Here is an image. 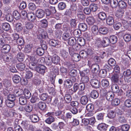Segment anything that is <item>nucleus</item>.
Returning <instances> with one entry per match:
<instances>
[{"label":"nucleus","instance_id":"nucleus-1","mask_svg":"<svg viewBox=\"0 0 131 131\" xmlns=\"http://www.w3.org/2000/svg\"><path fill=\"white\" fill-rule=\"evenodd\" d=\"M123 75L121 73H114L111 76L110 79L112 83L121 84L123 78Z\"/></svg>","mask_w":131,"mask_h":131},{"label":"nucleus","instance_id":"nucleus-2","mask_svg":"<svg viewBox=\"0 0 131 131\" xmlns=\"http://www.w3.org/2000/svg\"><path fill=\"white\" fill-rule=\"evenodd\" d=\"M100 69L99 66L96 63L94 64L91 66V77L94 78L96 73Z\"/></svg>","mask_w":131,"mask_h":131},{"label":"nucleus","instance_id":"nucleus-3","mask_svg":"<svg viewBox=\"0 0 131 131\" xmlns=\"http://www.w3.org/2000/svg\"><path fill=\"white\" fill-rule=\"evenodd\" d=\"M111 86V89L113 92L115 93H118V96H122L123 94V91L122 90L120 89L117 84L113 83Z\"/></svg>","mask_w":131,"mask_h":131},{"label":"nucleus","instance_id":"nucleus-4","mask_svg":"<svg viewBox=\"0 0 131 131\" xmlns=\"http://www.w3.org/2000/svg\"><path fill=\"white\" fill-rule=\"evenodd\" d=\"M64 112L63 111L59 110L56 111L52 113L48 112L47 114V115H54V116H57L59 118H61L64 120L65 118L64 117Z\"/></svg>","mask_w":131,"mask_h":131},{"label":"nucleus","instance_id":"nucleus-5","mask_svg":"<svg viewBox=\"0 0 131 131\" xmlns=\"http://www.w3.org/2000/svg\"><path fill=\"white\" fill-rule=\"evenodd\" d=\"M37 60L35 58V56L30 57L29 61V67L32 70H36L37 67Z\"/></svg>","mask_w":131,"mask_h":131},{"label":"nucleus","instance_id":"nucleus-6","mask_svg":"<svg viewBox=\"0 0 131 131\" xmlns=\"http://www.w3.org/2000/svg\"><path fill=\"white\" fill-rule=\"evenodd\" d=\"M124 80L125 81L128 83L131 81V71L127 69L123 72Z\"/></svg>","mask_w":131,"mask_h":131},{"label":"nucleus","instance_id":"nucleus-7","mask_svg":"<svg viewBox=\"0 0 131 131\" xmlns=\"http://www.w3.org/2000/svg\"><path fill=\"white\" fill-rule=\"evenodd\" d=\"M95 77L91 79V85L93 88L97 89L100 87V84L99 81L95 78Z\"/></svg>","mask_w":131,"mask_h":131},{"label":"nucleus","instance_id":"nucleus-8","mask_svg":"<svg viewBox=\"0 0 131 131\" xmlns=\"http://www.w3.org/2000/svg\"><path fill=\"white\" fill-rule=\"evenodd\" d=\"M49 43L51 46L57 48L60 47L61 46L60 42L54 39L50 40L49 41Z\"/></svg>","mask_w":131,"mask_h":131},{"label":"nucleus","instance_id":"nucleus-9","mask_svg":"<svg viewBox=\"0 0 131 131\" xmlns=\"http://www.w3.org/2000/svg\"><path fill=\"white\" fill-rule=\"evenodd\" d=\"M114 18L113 15H109L106 19V22L107 25L108 26H112L114 22Z\"/></svg>","mask_w":131,"mask_h":131},{"label":"nucleus","instance_id":"nucleus-10","mask_svg":"<svg viewBox=\"0 0 131 131\" xmlns=\"http://www.w3.org/2000/svg\"><path fill=\"white\" fill-rule=\"evenodd\" d=\"M3 83L6 89H7L9 91L12 90L13 88L11 85V81L10 80H5L3 81Z\"/></svg>","mask_w":131,"mask_h":131},{"label":"nucleus","instance_id":"nucleus-11","mask_svg":"<svg viewBox=\"0 0 131 131\" xmlns=\"http://www.w3.org/2000/svg\"><path fill=\"white\" fill-rule=\"evenodd\" d=\"M24 92L22 89L19 88L18 86L15 87L14 91V93L16 97H18L23 94Z\"/></svg>","mask_w":131,"mask_h":131},{"label":"nucleus","instance_id":"nucleus-12","mask_svg":"<svg viewBox=\"0 0 131 131\" xmlns=\"http://www.w3.org/2000/svg\"><path fill=\"white\" fill-rule=\"evenodd\" d=\"M105 98L107 101H111L114 97L115 94L111 92H107L105 94Z\"/></svg>","mask_w":131,"mask_h":131},{"label":"nucleus","instance_id":"nucleus-13","mask_svg":"<svg viewBox=\"0 0 131 131\" xmlns=\"http://www.w3.org/2000/svg\"><path fill=\"white\" fill-rule=\"evenodd\" d=\"M45 13L44 11L41 9L37 10L35 12V15L36 16L39 18H41L45 16Z\"/></svg>","mask_w":131,"mask_h":131},{"label":"nucleus","instance_id":"nucleus-14","mask_svg":"<svg viewBox=\"0 0 131 131\" xmlns=\"http://www.w3.org/2000/svg\"><path fill=\"white\" fill-rule=\"evenodd\" d=\"M101 85L104 89H107L110 87V83L108 80L106 79H104L101 81Z\"/></svg>","mask_w":131,"mask_h":131},{"label":"nucleus","instance_id":"nucleus-15","mask_svg":"<svg viewBox=\"0 0 131 131\" xmlns=\"http://www.w3.org/2000/svg\"><path fill=\"white\" fill-rule=\"evenodd\" d=\"M108 126L104 123H101L99 124L97 127V128L101 131H106Z\"/></svg>","mask_w":131,"mask_h":131},{"label":"nucleus","instance_id":"nucleus-16","mask_svg":"<svg viewBox=\"0 0 131 131\" xmlns=\"http://www.w3.org/2000/svg\"><path fill=\"white\" fill-rule=\"evenodd\" d=\"M10 49V47L9 45H4L1 47V51L3 53H6L9 52Z\"/></svg>","mask_w":131,"mask_h":131},{"label":"nucleus","instance_id":"nucleus-17","mask_svg":"<svg viewBox=\"0 0 131 131\" xmlns=\"http://www.w3.org/2000/svg\"><path fill=\"white\" fill-rule=\"evenodd\" d=\"M73 84L71 81L69 79L65 80L64 81V85L66 88H69L73 85Z\"/></svg>","mask_w":131,"mask_h":131},{"label":"nucleus","instance_id":"nucleus-18","mask_svg":"<svg viewBox=\"0 0 131 131\" xmlns=\"http://www.w3.org/2000/svg\"><path fill=\"white\" fill-rule=\"evenodd\" d=\"M46 67L43 65H39L36 68V70L37 72L41 74H43L45 71Z\"/></svg>","mask_w":131,"mask_h":131},{"label":"nucleus","instance_id":"nucleus-19","mask_svg":"<svg viewBox=\"0 0 131 131\" xmlns=\"http://www.w3.org/2000/svg\"><path fill=\"white\" fill-rule=\"evenodd\" d=\"M27 17L28 20L32 22L34 21L36 18L34 13L31 12L27 14Z\"/></svg>","mask_w":131,"mask_h":131},{"label":"nucleus","instance_id":"nucleus-20","mask_svg":"<svg viewBox=\"0 0 131 131\" xmlns=\"http://www.w3.org/2000/svg\"><path fill=\"white\" fill-rule=\"evenodd\" d=\"M82 122L85 126H86L87 127H86V128L88 130V131H90V126H88V125H89L90 124V119L87 118H84L82 119Z\"/></svg>","mask_w":131,"mask_h":131},{"label":"nucleus","instance_id":"nucleus-21","mask_svg":"<svg viewBox=\"0 0 131 131\" xmlns=\"http://www.w3.org/2000/svg\"><path fill=\"white\" fill-rule=\"evenodd\" d=\"M99 33L101 34H106L108 32V28L106 27H101L99 29Z\"/></svg>","mask_w":131,"mask_h":131},{"label":"nucleus","instance_id":"nucleus-22","mask_svg":"<svg viewBox=\"0 0 131 131\" xmlns=\"http://www.w3.org/2000/svg\"><path fill=\"white\" fill-rule=\"evenodd\" d=\"M29 118L33 123H37L39 121V118L37 115L35 114L30 115L29 116Z\"/></svg>","mask_w":131,"mask_h":131},{"label":"nucleus","instance_id":"nucleus-23","mask_svg":"<svg viewBox=\"0 0 131 131\" xmlns=\"http://www.w3.org/2000/svg\"><path fill=\"white\" fill-rule=\"evenodd\" d=\"M110 42L109 38L108 37H104L102 41V45L104 47H107L109 45Z\"/></svg>","mask_w":131,"mask_h":131},{"label":"nucleus","instance_id":"nucleus-24","mask_svg":"<svg viewBox=\"0 0 131 131\" xmlns=\"http://www.w3.org/2000/svg\"><path fill=\"white\" fill-rule=\"evenodd\" d=\"M118 6L121 9H125L127 7V3L123 0L119 1H118Z\"/></svg>","mask_w":131,"mask_h":131},{"label":"nucleus","instance_id":"nucleus-25","mask_svg":"<svg viewBox=\"0 0 131 131\" xmlns=\"http://www.w3.org/2000/svg\"><path fill=\"white\" fill-rule=\"evenodd\" d=\"M38 106L39 108L42 111L46 110V103L43 102H40L38 104Z\"/></svg>","mask_w":131,"mask_h":131},{"label":"nucleus","instance_id":"nucleus-26","mask_svg":"<svg viewBox=\"0 0 131 131\" xmlns=\"http://www.w3.org/2000/svg\"><path fill=\"white\" fill-rule=\"evenodd\" d=\"M3 58L4 61L8 62L12 60L13 57L10 54H7L3 55Z\"/></svg>","mask_w":131,"mask_h":131},{"label":"nucleus","instance_id":"nucleus-27","mask_svg":"<svg viewBox=\"0 0 131 131\" xmlns=\"http://www.w3.org/2000/svg\"><path fill=\"white\" fill-rule=\"evenodd\" d=\"M27 99L24 96H20L19 98V102L21 105H25L27 103Z\"/></svg>","mask_w":131,"mask_h":131},{"label":"nucleus","instance_id":"nucleus-28","mask_svg":"<svg viewBox=\"0 0 131 131\" xmlns=\"http://www.w3.org/2000/svg\"><path fill=\"white\" fill-rule=\"evenodd\" d=\"M97 15L99 18L102 20H104L107 18L106 14L103 12H99Z\"/></svg>","mask_w":131,"mask_h":131},{"label":"nucleus","instance_id":"nucleus-29","mask_svg":"<svg viewBox=\"0 0 131 131\" xmlns=\"http://www.w3.org/2000/svg\"><path fill=\"white\" fill-rule=\"evenodd\" d=\"M81 56L79 54L76 53H74L72 56V59L74 61L76 62L79 61L81 59Z\"/></svg>","mask_w":131,"mask_h":131},{"label":"nucleus","instance_id":"nucleus-30","mask_svg":"<svg viewBox=\"0 0 131 131\" xmlns=\"http://www.w3.org/2000/svg\"><path fill=\"white\" fill-rule=\"evenodd\" d=\"M110 43L114 44L116 43L117 41V36L115 35L111 36L109 38Z\"/></svg>","mask_w":131,"mask_h":131},{"label":"nucleus","instance_id":"nucleus-31","mask_svg":"<svg viewBox=\"0 0 131 131\" xmlns=\"http://www.w3.org/2000/svg\"><path fill=\"white\" fill-rule=\"evenodd\" d=\"M113 25L114 28L115 30L118 29L122 26L121 23L117 21H115Z\"/></svg>","mask_w":131,"mask_h":131},{"label":"nucleus","instance_id":"nucleus-32","mask_svg":"<svg viewBox=\"0 0 131 131\" xmlns=\"http://www.w3.org/2000/svg\"><path fill=\"white\" fill-rule=\"evenodd\" d=\"M72 97L69 94H66L64 97V99L66 103H69L71 102L72 100Z\"/></svg>","mask_w":131,"mask_h":131},{"label":"nucleus","instance_id":"nucleus-33","mask_svg":"<svg viewBox=\"0 0 131 131\" xmlns=\"http://www.w3.org/2000/svg\"><path fill=\"white\" fill-rule=\"evenodd\" d=\"M98 92L96 90H93L91 93V97L94 99L97 98L99 96Z\"/></svg>","mask_w":131,"mask_h":131},{"label":"nucleus","instance_id":"nucleus-34","mask_svg":"<svg viewBox=\"0 0 131 131\" xmlns=\"http://www.w3.org/2000/svg\"><path fill=\"white\" fill-rule=\"evenodd\" d=\"M78 44L80 46H84L85 44V40L84 38L82 37H79L77 39Z\"/></svg>","mask_w":131,"mask_h":131},{"label":"nucleus","instance_id":"nucleus-35","mask_svg":"<svg viewBox=\"0 0 131 131\" xmlns=\"http://www.w3.org/2000/svg\"><path fill=\"white\" fill-rule=\"evenodd\" d=\"M24 54L21 52L19 53L17 55V59L19 62L23 61L24 60Z\"/></svg>","mask_w":131,"mask_h":131},{"label":"nucleus","instance_id":"nucleus-36","mask_svg":"<svg viewBox=\"0 0 131 131\" xmlns=\"http://www.w3.org/2000/svg\"><path fill=\"white\" fill-rule=\"evenodd\" d=\"M6 106L8 107L12 108L14 106L15 103L14 101L6 100L5 101Z\"/></svg>","mask_w":131,"mask_h":131},{"label":"nucleus","instance_id":"nucleus-37","mask_svg":"<svg viewBox=\"0 0 131 131\" xmlns=\"http://www.w3.org/2000/svg\"><path fill=\"white\" fill-rule=\"evenodd\" d=\"M16 67L20 71H22L24 70L25 69L26 65L24 63H20L17 64L16 65Z\"/></svg>","mask_w":131,"mask_h":131},{"label":"nucleus","instance_id":"nucleus-38","mask_svg":"<svg viewBox=\"0 0 131 131\" xmlns=\"http://www.w3.org/2000/svg\"><path fill=\"white\" fill-rule=\"evenodd\" d=\"M52 59L53 62L54 64H57L60 62V58L56 55L53 56L52 57Z\"/></svg>","mask_w":131,"mask_h":131},{"label":"nucleus","instance_id":"nucleus-39","mask_svg":"<svg viewBox=\"0 0 131 131\" xmlns=\"http://www.w3.org/2000/svg\"><path fill=\"white\" fill-rule=\"evenodd\" d=\"M79 28L80 30L84 31L86 30L87 27L86 24L84 23H82L79 25Z\"/></svg>","mask_w":131,"mask_h":131},{"label":"nucleus","instance_id":"nucleus-40","mask_svg":"<svg viewBox=\"0 0 131 131\" xmlns=\"http://www.w3.org/2000/svg\"><path fill=\"white\" fill-rule=\"evenodd\" d=\"M48 115L49 116L46 119L45 122L47 124H50L54 121V119L53 117L51 116L52 115Z\"/></svg>","mask_w":131,"mask_h":131},{"label":"nucleus","instance_id":"nucleus-41","mask_svg":"<svg viewBox=\"0 0 131 131\" xmlns=\"http://www.w3.org/2000/svg\"><path fill=\"white\" fill-rule=\"evenodd\" d=\"M92 31L94 35H97L99 32L98 26L96 25L93 26L92 27Z\"/></svg>","mask_w":131,"mask_h":131},{"label":"nucleus","instance_id":"nucleus-42","mask_svg":"<svg viewBox=\"0 0 131 131\" xmlns=\"http://www.w3.org/2000/svg\"><path fill=\"white\" fill-rule=\"evenodd\" d=\"M23 94L25 96V97L27 99H29L31 96V94L29 91L27 89H25L23 91Z\"/></svg>","mask_w":131,"mask_h":131},{"label":"nucleus","instance_id":"nucleus-43","mask_svg":"<svg viewBox=\"0 0 131 131\" xmlns=\"http://www.w3.org/2000/svg\"><path fill=\"white\" fill-rule=\"evenodd\" d=\"M62 37L63 40L64 41H67L71 37V36L70 33H65L63 34Z\"/></svg>","mask_w":131,"mask_h":131},{"label":"nucleus","instance_id":"nucleus-44","mask_svg":"<svg viewBox=\"0 0 131 131\" xmlns=\"http://www.w3.org/2000/svg\"><path fill=\"white\" fill-rule=\"evenodd\" d=\"M13 80L14 83H17L20 81L21 78L18 75H15L13 78Z\"/></svg>","mask_w":131,"mask_h":131},{"label":"nucleus","instance_id":"nucleus-45","mask_svg":"<svg viewBox=\"0 0 131 131\" xmlns=\"http://www.w3.org/2000/svg\"><path fill=\"white\" fill-rule=\"evenodd\" d=\"M112 101V104L113 106H116L118 105L120 102V100L118 98H115Z\"/></svg>","mask_w":131,"mask_h":131},{"label":"nucleus","instance_id":"nucleus-46","mask_svg":"<svg viewBox=\"0 0 131 131\" xmlns=\"http://www.w3.org/2000/svg\"><path fill=\"white\" fill-rule=\"evenodd\" d=\"M88 101V98L86 96H82L80 99L81 103L83 105H85Z\"/></svg>","mask_w":131,"mask_h":131},{"label":"nucleus","instance_id":"nucleus-47","mask_svg":"<svg viewBox=\"0 0 131 131\" xmlns=\"http://www.w3.org/2000/svg\"><path fill=\"white\" fill-rule=\"evenodd\" d=\"M3 29L6 31H8L10 29V25L7 23H3L2 25Z\"/></svg>","mask_w":131,"mask_h":131},{"label":"nucleus","instance_id":"nucleus-48","mask_svg":"<svg viewBox=\"0 0 131 131\" xmlns=\"http://www.w3.org/2000/svg\"><path fill=\"white\" fill-rule=\"evenodd\" d=\"M68 43L69 45L73 46L76 43V40L74 38L71 37L68 40Z\"/></svg>","mask_w":131,"mask_h":131},{"label":"nucleus","instance_id":"nucleus-49","mask_svg":"<svg viewBox=\"0 0 131 131\" xmlns=\"http://www.w3.org/2000/svg\"><path fill=\"white\" fill-rule=\"evenodd\" d=\"M115 116V113L114 111H110L107 114V117L110 118H113Z\"/></svg>","mask_w":131,"mask_h":131},{"label":"nucleus","instance_id":"nucleus-50","mask_svg":"<svg viewBox=\"0 0 131 131\" xmlns=\"http://www.w3.org/2000/svg\"><path fill=\"white\" fill-rule=\"evenodd\" d=\"M66 6V5L65 3L63 2H61L59 3L58 5V9L60 10H63L65 9Z\"/></svg>","mask_w":131,"mask_h":131},{"label":"nucleus","instance_id":"nucleus-51","mask_svg":"<svg viewBox=\"0 0 131 131\" xmlns=\"http://www.w3.org/2000/svg\"><path fill=\"white\" fill-rule=\"evenodd\" d=\"M39 99L37 96L33 95L30 100V102L32 103H34L39 101Z\"/></svg>","mask_w":131,"mask_h":131},{"label":"nucleus","instance_id":"nucleus-52","mask_svg":"<svg viewBox=\"0 0 131 131\" xmlns=\"http://www.w3.org/2000/svg\"><path fill=\"white\" fill-rule=\"evenodd\" d=\"M77 16L79 18L82 20H84L85 17V15L81 11H79L78 12Z\"/></svg>","mask_w":131,"mask_h":131},{"label":"nucleus","instance_id":"nucleus-53","mask_svg":"<svg viewBox=\"0 0 131 131\" xmlns=\"http://www.w3.org/2000/svg\"><path fill=\"white\" fill-rule=\"evenodd\" d=\"M120 128L124 131H128L130 128L129 125L125 124L121 125Z\"/></svg>","mask_w":131,"mask_h":131},{"label":"nucleus","instance_id":"nucleus-54","mask_svg":"<svg viewBox=\"0 0 131 131\" xmlns=\"http://www.w3.org/2000/svg\"><path fill=\"white\" fill-rule=\"evenodd\" d=\"M77 73V71L76 70L74 69L71 70L69 73L70 75L72 77H73L72 79H74L75 80L74 81H75L76 80V79L74 77L76 75Z\"/></svg>","mask_w":131,"mask_h":131},{"label":"nucleus","instance_id":"nucleus-55","mask_svg":"<svg viewBox=\"0 0 131 131\" xmlns=\"http://www.w3.org/2000/svg\"><path fill=\"white\" fill-rule=\"evenodd\" d=\"M125 106L129 108L131 107V99H128L126 100L124 102Z\"/></svg>","mask_w":131,"mask_h":131},{"label":"nucleus","instance_id":"nucleus-56","mask_svg":"<svg viewBox=\"0 0 131 131\" xmlns=\"http://www.w3.org/2000/svg\"><path fill=\"white\" fill-rule=\"evenodd\" d=\"M53 62L52 58L50 57H47L46 58V63L47 65L48 66H49L51 65Z\"/></svg>","mask_w":131,"mask_h":131},{"label":"nucleus","instance_id":"nucleus-57","mask_svg":"<svg viewBox=\"0 0 131 131\" xmlns=\"http://www.w3.org/2000/svg\"><path fill=\"white\" fill-rule=\"evenodd\" d=\"M91 11L95 12L97 9V5L94 3L91 4Z\"/></svg>","mask_w":131,"mask_h":131},{"label":"nucleus","instance_id":"nucleus-58","mask_svg":"<svg viewBox=\"0 0 131 131\" xmlns=\"http://www.w3.org/2000/svg\"><path fill=\"white\" fill-rule=\"evenodd\" d=\"M108 62V63L112 67L115 66L116 64L115 60L112 58L110 59Z\"/></svg>","mask_w":131,"mask_h":131},{"label":"nucleus","instance_id":"nucleus-59","mask_svg":"<svg viewBox=\"0 0 131 131\" xmlns=\"http://www.w3.org/2000/svg\"><path fill=\"white\" fill-rule=\"evenodd\" d=\"M123 38L125 41L129 42L131 40V36L130 34H126L124 36Z\"/></svg>","mask_w":131,"mask_h":131},{"label":"nucleus","instance_id":"nucleus-60","mask_svg":"<svg viewBox=\"0 0 131 131\" xmlns=\"http://www.w3.org/2000/svg\"><path fill=\"white\" fill-rule=\"evenodd\" d=\"M13 15L14 18L16 20H18L20 18V14L17 11H15L13 12Z\"/></svg>","mask_w":131,"mask_h":131},{"label":"nucleus","instance_id":"nucleus-61","mask_svg":"<svg viewBox=\"0 0 131 131\" xmlns=\"http://www.w3.org/2000/svg\"><path fill=\"white\" fill-rule=\"evenodd\" d=\"M41 25L42 27L45 28L48 26V22L47 20L43 19L40 21Z\"/></svg>","mask_w":131,"mask_h":131},{"label":"nucleus","instance_id":"nucleus-62","mask_svg":"<svg viewBox=\"0 0 131 131\" xmlns=\"http://www.w3.org/2000/svg\"><path fill=\"white\" fill-rule=\"evenodd\" d=\"M73 33L75 37H78L81 35V32L80 29H75Z\"/></svg>","mask_w":131,"mask_h":131},{"label":"nucleus","instance_id":"nucleus-63","mask_svg":"<svg viewBox=\"0 0 131 131\" xmlns=\"http://www.w3.org/2000/svg\"><path fill=\"white\" fill-rule=\"evenodd\" d=\"M32 72L30 71H28L26 72L25 77L27 79H30L32 78Z\"/></svg>","mask_w":131,"mask_h":131},{"label":"nucleus","instance_id":"nucleus-64","mask_svg":"<svg viewBox=\"0 0 131 131\" xmlns=\"http://www.w3.org/2000/svg\"><path fill=\"white\" fill-rule=\"evenodd\" d=\"M37 54L39 56H42L44 54V50L42 48L39 47L36 50Z\"/></svg>","mask_w":131,"mask_h":131}]
</instances>
